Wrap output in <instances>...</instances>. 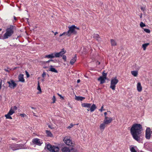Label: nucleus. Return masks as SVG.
Instances as JSON below:
<instances>
[{
  "label": "nucleus",
  "mask_w": 152,
  "mask_h": 152,
  "mask_svg": "<svg viewBox=\"0 0 152 152\" xmlns=\"http://www.w3.org/2000/svg\"><path fill=\"white\" fill-rule=\"evenodd\" d=\"M142 130V125L140 124H133L130 129V132L133 138L138 142L141 140Z\"/></svg>",
  "instance_id": "obj_1"
},
{
  "label": "nucleus",
  "mask_w": 152,
  "mask_h": 152,
  "mask_svg": "<svg viewBox=\"0 0 152 152\" xmlns=\"http://www.w3.org/2000/svg\"><path fill=\"white\" fill-rule=\"evenodd\" d=\"M68 31L66 32H64L62 34L60 35V37L65 35L68 37H70L72 35H76L77 33V31L79 30V28L73 25L68 26Z\"/></svg>",
  "instance_id": "obj_2"
},
{
  "label": "nucleus",
  "mask_w": 152,
  "mask_h": 152,
  "mask_svg": "<svg viewBox=\"0 0 152 152\" xmlns=\"http://www.w3.org/2000/svg\"><path fill=\"white\" fill-rule=\"evenodd\" d=\"M14 27L13 26H10L6 30V32L4 35L3 39H7L10 37L13 34Z\"/></svg>",
  "instance_id": "obj_3"
},
{
  "label": "nucleus",
  "mask_w": 152,
  "mask_h": 152,
  "mask_svg": "<svg viewBox=\"0 0 152 152\" xmlns=\"http://www.w3.org/2000/svg\"><path fill=\"white\" fill-rule=\"evenodd\" d=\"M118 80L115 77L112 78L111 80L110 85V88L113 90H115L116 87V85L118 83Z\"/></svg>",
  "instance_id": "obj_4"
},
{
  "label": "nucleus",
  "mask_w": 152,
  "mask_h": 152,
  "mask_svg": "<svg viewBox=\"0 0 152 152\" xmlns=\"http://www.w3.org/2000/svg\"><path fill=\"white\" fill-rule=\"evenodd\" d=\"M63 141L67 145L73 146L74 145V142L70 139V137L69 136L64 137Z\"/></svg>",
  "instance_id": "obj_5"
},
{
  "label": "nucleus",
  "mask_w": 152,
  "mask_h": 152,
  "mask_svg": "<svg viewBox=\"0 0 152 152\" xmlns=\"http://www.w3.org/2000/svg\"><path fill=\"white\" fill-rule=\"evenodd\" d=\"M47 148L51 152H58L59 148L58 147L52 146L50 144H48L46 146Z\"/></svg>",
  "instance_id": "obj_6"
},
{
  "label": "nucleus",
  "mask_w": 152,
  "mask_h": 152,
  "mask_svg": "<svg viewBox=\"0 0 152 152\" xmlns=\"http://www.w3.org/2000/svg\"><path fill=\"white\" fill-rule=\"evenodd\" d=\"M107 73L103 72L102 74L103 77L101 76L98 78V80L100 81V84H103L105 82V80L107 79Z\"/></svg>",
  "instance_id": "obj_7"
},
{
  "label": "nucleus",
  "mask_w": 152,
  "mask_h": 152,
  "mask_svg": "<svg viewBox=\"0 0 152 152\" xmlns=\"http://www.w3.org/2000/svg\"><path fill=\"white\" fill-rule=\"evenodd\" d=\"M151 134H152V130L149 127L147 128L145 131L146 138L147 139H149Z\"/></svg>",
  "instance_id": "obj_8"
},
{
  "label": "nucleus",
  "mask_w": 152,
  "mask_h": 152,
  "mask_svg": "<svg viewBox=\"0 0 152 152\" xmlns=\"http://www.w3.org/2000/svg\"><path fill=\"white\" fill-rule=\"evenodd\" d=\"M62 152H76V149L73 148H72L70 149L68 148L67 147H64L61 149Z\"/></svg>",
  "instance_id": "obj_9"
},
{
  "label": "nucleus",
  "mask_w": 152,
  "mask_h": 152,
  "mask_svg": "<svg viewBox=\"0 0 152 152\" xmlns=\"http://www.w3.org/2000/svg\"><path fill=\"white\" fill-rule=\"evenodd\" d=\"M7 83L9 84V87L12 88L14 89L17 86V84L13 80L8 81L7 82Z\"/></svg>",
  "instance_id": "obj_10"
},
{
  "label": "nucleus",
  "mask_w": 152,
  "mask_h": 152,
  "mask_svg": "<svg viewBox=\"0 0 152 152\" xmlns=\"http://www.w3.org/2000/svg\"><path fill=\"white\" fill-rule=\"evenodd\" d=\"M66 52V51H64V49H63L59 53H55V57H59L61 56H62Z\"/></svg>",
  "instance_id": "obj_11"
},
{
  "label": "nucleus",
  "mask_w": 152,
  "mask_h": 152,
  "mask_svg": "<svg viewBox=\"0 0 152 152\" xmlns=\"http://www.w3.org/2000/svg\"><path fill=\"white\" fill-rule=\"evenodd\" d=\"M32 142L33 143L39 145H40L42 143V141L38 138L34 139L32 140Z\"/></svg>",
  "instance_id": "obj_12"
},
{
  "label": "nucleus",
  "mask_w": 152,
  "mask_h": 152,
  "mask_svg": "<svg viewBox=\"0 0 152 152\" xmlns=\"http://www.w3.org/2000/svg\"><path fill=\"white\" fill-rule=\"evenodd\" d=\"M113 119L112 118L108 117V118H104L103 122L106 124H108L111 123Z\"/></svg>",
  "instance_id": "obj_13"
},
{
  "label": "nucleus",
  "mask_w": 152,
  "mask_h": 152,
  "mask_svg": "<svg viewBox=\"0 0 152 152\" xmlns=\"http://www.w3.org/2000/svg\"><path fill=\"white\" fill-rule=\"evenodd\" d=\"M19 81L22 83L25 82V80L23 78V75L20 74L18 77Z\"/></svg>",
  "instance_id": "obj_14"
},
{
  "label": "nucleus",
  "mask_w": 152,
  "mask_h": 152,
  "mask_svg": "<svg viewBox=\"0 0 152 152\" xmlns=\"http://www.w3.org/2000/svg\"><path fill=\"white\" fill-rule=\"evenodd\" d=\"M49 71H51L52 72H55L56 73H58V71L56 70L55 68L53 67V66L52 65L50 66V68L48 70Z\"/></svg>",
  "instance_id": "obj_15"
},
{
  "label": "nucleus",
  "mask_w": 152,
  "mask_h": 152,
  "mask_svg": "<svg viewBox=\"0 0 152 152\" xmlns=\"http://www.w3.org/2000/svg\"><path fill=\"white\" fill-rule=\"evenodd\" d=\"M137 89L138 91L141 92L142 90V87L140 83L139 82L137 85Z\"/></svg>",
  "instance_id": "obj_16"
},
{
  "label": "nucleus",
  "mask_w": 152,
  "mask_h": 152,
  "mask_svg": "<svg viewBox=\"0 0 152 152\" xmlns=\"http://www.w3.org/2000/svg\"><path fill=\"white\" fill-rule=\"evenodd\" d=\"M81 105L83 107L89 108L91 105V104L90 103H84L82 104Z\"/></svg>",
  "instance_id": "obj_17"
},
{
  "label": "nucleus",
  "mask_w": 152,
  "mask_h": 152,
  "mask_svg": "<svg viewBox=\"0 0 152 152\" xmlns=\"http://www.w3.org/2000/svg\"><path fill=\"white\" fill-rule=\"evenodd\" d=\"M85 99V98L82 96H75V99L77 101H82Z\"/></svg>",
  "instance_id": "obj_18"
},
{
  "label": "nucleus",
  "mask_w": 152,
  "mask_h": 152,
  "mask_svg": "<svg viewBox=\"0 0 152 152\" xmlns=\"http://www.w3.org/2000/svg\"><path fill=\"white\" fill-rule=\"evenodd\" d=\"M55 57V54L53 53L50 54L45 56V57L50 58H52Z\"/></svg>",
  "instance_id": "obj_19"
},
{
  "label": "nucleus",
  "mask_w": 152,
  "mask_h": 152,
  "mask_svg": "<svg viewBox=\"0 0 152 152\" xmlns=\"http://www.w3.org/2000/svg\"><path fill=\"white\" fill-rule=\"evenodd\" d=\"M76 60V55H75V56L71 60L70 63L71 64L73 65Z\"/></svg>",
  "instance_id": "obj_20"
},
{
  "label": "nucleus",
  "mask_w": 152,
  "mask_h": 152,
  "mask_svg": "<svg viewBox=\"0 0 152 152\" xmlns=\"http://www.w3.org/2000/svg\"><path fill=\"white\" fill-rule=\"evenodd\" d=\"M90 108V110L91 112H92L96 109V107L94 104H93L91 106Z\"/></svg>",
  "instance_id": "obj_21"
},
{
  "label": "nucleus",
  "mask_w": 152,
  "mask_h": 152,
  "mask_svg": "<svg viewBox=\"0 0 152 152\" xmlns=\"http://www.w3.org/2000/svg\"><path fill=\"white\" fill-rule=\"evenodd\" d=\"M110 42L112 46H115L117 45V43L114 39H110Z\"/></svg>",
  "instance_id": "obj_22"
},
{
  "label": "nucleus",
  "mask_w": 152,
  "mask_h": 152,
  "mask_svg": "<svg viewBox=\"0 0 152 152\" xmlns=\"http://www.w3.org/2000/svg\"><path fill=\"white\" fill-rule=\"evenodd\" d=\"M132 74L134 77H137L138 75V71H132L131 72Z\"/></svg>",
  "instance_id": "obj_23"
},
{
  "label": "nucleus",
  "mask_w": 152,
  "mask_h": 152,
  "mask_svg": "<svg viewBox=\"0 0 152 152\" xmlns=\"http://www.w3.org/2000/svg\"><path fill=\"white\" fill-rule=\"evenodd\" d=\"M106 124L104 123L103 122V123L101 124L100 126V129L101 130H103L105 127V125Z\"/></svg>",
  "instance_id": "obj_24"
},
{
  "label": "nucleus",
  "mask_w": 152,
  "mask_h": 152,
  "mask_svg": "<svg viewBox=\"0 0 152 152\" xmlns=\"http://www.w3.org/2000/svg\"><path fill=\"white\" fill-rule=\"evenodd\" d=\"M150 44L149 43H145L142 45V48H143V49L144 50H145L146 49V47L149 45Z\"/></svg>",
  "instance_id": "obj_25"
},
{
  "label": "nucleus",
  "mask_w": 152,
  "mask_h": 152,
  "mask_svg": "<svg viewBox=\"0 0 152 152\" xmlns=\"http://www.w3.org/2000/svg\"><path fill=\"white\" fill-rule=\"evenodd\" d=\"M46 133L47 134V135L48 136L51 137L52 136V134L51 133V132L49 131L46 130L45 131Z\"/></svg>",
  "instance_id": "obj_26"
},
{
  "label": "nucleus",
  "mask_w": 152,
  "mask_h": 152,
  "mask_svg": "<svg viewBox=\"0 0 152 152\" xmlns=\"http://www.w3.org/2000/svg\"><path fill=\"white\" fill-rule=\"evenodd\" d=\"M15 146H16V149H21L23 147V145H15Z\"/></svg>",
  "instance_id": "obj_27"
},
{
  "label": "nucleus",
  "mask_w": 152,
  "mask_h": 152,
  "mask_svg": "<svg viewBox=\"0 0 152 152\" xmlns=\"http://www.w3.org/2000/svg\"><path fill=\"white\" fill-rule=\"evenodd\" d=\"M10 148L12 149L14 151L17 150L16 146H15V145H10Z\"/></svg>",
  "instance_id": "obj_28"
},
{
  "label": "nucleus",
  "mask_w": 152,
  "mask_h": 152,
  "mask_svg": "<svg viewBox=\"0 0 152 152\" xmlns=\"http://www.w3.org/2000/svg\"><path fill=\"white\" fill-rule=\"evenodd\" d=\"M15 113L14 111L12 110V107L11 108V109L10 110L8 113L10 115H11Z\"/></svg>",
  "instance_id": "obj_29"
},
{
  "label": "nucleus",
  "mask_w": 152,
  "mask_h": 152,
  "mask_svg": "<svg viewBox=\"0 0 152 152\" xmlns=\"http://www.w3.org/2000/svg\"><path fill=\"white\" fill-rule=\"evenodd\" d=\"M11 115L9 114L8 113L7 114L5 115V116L7 119H12V117L10 116Z\"/></svg>",
  "instance_id": "obj_30"
},
{
  "label": "nucleus",
  "mask_w": 152,
  "mask_h": 152,
  "mask_svg": "<svg viewBox=\"0 0 152 152\" xmlns=\"http://www.w3.org/2000/svg\"><path fill=\"white\" fill-rule=\"evenodd\" d=\"M37 89L40 91V92H42L40 86L39 85V81H38V86L37 88Z\"/></svg>",
  "instance_id": "obj_31"
},
{
  "label": "nucleus",
  "mask_w": 152,
  "mask_h": 152,
  "mask_svg": "<svg viewBox=\"0 0 152 152\" xmlns=\"http://www.w3.org/2000/svg\"><path fill=\"white\" fill-rule=\"evenodd\" d=\"M130 148L131 152H137L134 147H130Z\"/></svg>",
  "instance_id": "obj_32"
},
{
  "label": "nucleus",
  "mask_w": 152,
  "mask_h": 152,
  "mask_svg": "<svg viewBox=\"0 0 152 152\" xmlns=\"http://www.w3.org/2000/svg\"><path fill=\"white\" fill-rule=\"evenodd\" d=\"M143 30H144V31H145L147 33H150V32H151L150 30L148 29L144 28Z\"/></svg>",
  "instance_id": "obj_33"
},
{
  "label": "nucleus",
  "mask_w": 152,
  "mask_h": 152,
  "mask_svg": "<svg viewBox=\"0 0 152 152\" xmlns=\"http://www.w3.org/2000/svg\"><path fill=\"white\" fill-rule=\"evenodd\" d=\"M140 26L141 27H143L145 26V24L144 23L142 22H141L140 24Z\"/></svg>",
  "instance_id": "obj_34"
},
{
  "label": "nucleus",
  "mask_w": 152,
  "mask_h": 152,
  "mask_svg": "<svg viewBox=\"0 0 152 152\" xmlns=\"http://www.w3.org/2000/svg\"><path fill=\"white\" fill-rule=\"evenodd\" d=\"M75 125V124H71L70 125L67 127V128L69 129H71Z\"/></svg>",
  "instance_id": "obj_35"
},
{
  "label": "nucleus",
  "mask_w": 152,
  "mask_h": 152,
  "mask_svg": "<svg viewBox=\"0 0 152 152\" xmlns=\"http://www.w3.org/2000/svg\"><path fill=\"white\" fill-rule=\"evenodd\" d=\"M52 100H53V103H55L56 101V98L55 96H53V98H52Z\"/></svg>",
  "instance_id": "obj_36"
},
{
  "label": "nucleus",
  "mask_w": 152,
  "mask_h": 152,
  "mask_svg": "<svg viewBox=\"0 0 152 152\" xmlns=\"http://www.w3.org/2000/svg\"><path fill=\"white\" fill-rule=\"evenodd\" d=\"M26 75V76L27 77H29V75L28 72H27L26 71H25Z\"/></svg>",
  "instance_id": "obj_37"
},
{
  "label": "nucleus",
  "mask_w": 152,
  "mask_h": 152,
  "mask_svg": "<svg viewBox=\"0 0 152 152\" xmlns=\"http://www.w3.org/2000/svg\"><path fill=\"white\" fill-rule=\"evenodd\" d=\"M104 115L105 116V118H108V117L107 116V112H104Z\"/></svg>",
  "instance_id": "obj_38"
},
{
  "label": "nucleus",
  "mask_w": 152,
  "mask_h": 152,
  "mask_svg": "<svg viewBox=\"0 0 152 152\" xmlns=\"http://www.w3.org/2000/svg\"><path fill=\"white\" fill-rule=\"evenodd\" d=\"M94 37L95 38H99V36L98 34H95L94 35Z\"/></svg>",
  "instance_id": "obj_39"
},
{
  "label": "nucleus",
  "mask_w": 152,
  "mask_h": 152,
  "mask_svg": "<svg viewBox=\"0 0 152 152\" xmlns=\"http://www.w3.org/2000/svg\"><path fill=\"white\" fill-rule=\"evenodd\" d=\"M17 107L16 106H14L13 107V109H12V110H13L14 111L17 110Z\"/></svg>",
  "instance_id": "obj_40"
},
{
  "label": "nucleus",
  "mask_w": 152,
  "mask_h": 152,
  "mask_svg": "<svg viewBox=\"0 0 152 152\" xmlns=\"http://www.w3.org/2000/svg\"><path fill=\"white\" fill-rule=\"evenodd\" d=\"M4 36L2 37L1 34H0V39H2L3 40L5 39H3Z\"/></svg>",
  "instance_id": "obj_41"
},
{
  "label": "nucleus",
  "mask_w": 152,
  "mask_h": 152,
  "mask_svg": "<svg viewBox=\"0 0 152 152\" xmlns=\"http://www.w3.org/2000/svg\"><path fill=\"white\" fill-rule=\"evenodd\" d=\"M48 127L49 128H50V129H53L54 128L52 126H50V125H48Z\"/></svg>",
  "instance_id": "obj_42"
},
{
  "label": "nucleus",
  "mask_w": 152,
  "mask_h": 152,
  "mask_svg": "<svg viewBox=\"0 0 152 152\" xmlns=\"http://www.w3.org/2000/svg\"><path fill=\"white\" fill-rule=\"evenodd\" d=\"M63 59L65 60V61H66V57L64 55L63 56L62 58Z\"/></svg>",
  "instance_id": "obj_43"
},
{
  "label": "nucleus",
  "mask_w": 152,
  "mask_h": 152,
  "mask_svg": "<svg viewBox=\"0 0 152 152\" xmlns=\"http://www.w3.org/2000/svg\"><path fill=\"white\" fill-rule=\"evenodd\" d=\"M57 94L58 95V96L60 97V98L62 99H64L63 97H62L61 95L59 94Z\"/></svg>",
  "instance_id": "obj_44"
},
{
  "label": "nucleus",
  "mask_w": 152,
  "mask_h": 152,
  "mask_svg": "<svg viewBox=\"0 0 152 152\" xmlns=\"http://www.w3.org/2000/svg\"><path fill=\"white\" fill-rule=\"evenodd\" d=\"M46 73L45 72H44L42 75V77H44Z\"/></svg>",
  "instance_id": "obj_45"
},
{
  "label": "nucleus",
  "mask_w": 152,
  "mask_h": 152,
  "mask_svg": "<svg viewBox=\"0 0 152 152\" xmlns=\"http://www.w3.org/2000/svg\"><path fill=\"white\" fill-rule=\"evenodd\" d=\"M2 80L1 79H0V90L1 88V83H2Z\"/></svg>",
  "instance_id": "obj_46"
},
{
  "label": "nucleus",
  "mask_w": 152,
  "mask_h": 152,
  "mask_svg": "<svg viewBox=\"0 0 152 152\" xmlns=\"http://www.w3.org/2000/svg\"><path fill=\"white\" fill-rule=\"evenodd\" d=\"M103 105L101 107V108L99 110L101 112H102L103 110Z\"/></svg>",
  "instance_id": "obj_47"
},
{
  "label": "nucleus",
  "mask_w": 152,
  "mask_h": 152,
  "mask_svg": "<svg viewBox=\"0 0 152 152\" xmlns=\"http://www.w3.org/2000/svg\"><path fill=\"white\" fill-rule=\"evenodd\" d=\"M20 115L21 116H22L23 117H24L25 116V115H25L24 114H21Z\"/></svg>",
  "instance_id": "obj_48"
},
{
  "label": "nucleus",
  "mask_w": 152,
  "mask_h": 152,
  "mask_svg": "<svg viewBox=\"0 0 152 152\" xmlns=\"http://www.w3.org/2000/svg\"><path fill=\"white\" fill-rule=\"evenodd\" d=\"M8 68L7 69H4V70L5 71H6L7 72H9V70H8Z\"/></svg>",
  "instance_id": "obj_49"
},
{
  "label": "nucleus",
  "mask_w": 152,
  "mask_h": 152,
  "mask_svg": "<svg viewBox=\"0 0 152 152\" xmlns=\"http://www.w3.org/2000/svg\"><path fill=\"white\" fill-rule=\"evenodd\" d=\"M141 10H142L143 11H144V8L142 7H141Z\"/></svg>",
  "instance_id": "obj_50"
},
{
  "label": "nucleus",
  "mask_w": 152,
  "mask_h": 152,
  "mask_svg": "<svg viewBox=\"0 0 152 152\" xmlns=\"http://www.w3.org/2000/svg\"><path fill=\"white\" fill-rule=\"evenodd\" d=\"M80 79H78L77 80V82L78 83H80Z\"/></svg>",
  "instance_id": "obj_51"
},
{
  "label": "nucleus",
  "mask_w": 152,
  "mask_h": 152,
  "mask_svg": "<svg viewBox=\"0 0 152 152\" xmlns=\"http://www.w3.org/2000/svg\"><path fill=\"white\" fill-rule=\"evenodd\" d=\"M142 17V14H141L140 15V18H141Z\"/></svg>",
  "instance_id": "obj_52"
},
{
  "label": "nucleus",
  "mask_w": 152,
  "mask_h": 152,
  "mask_svg": "<svg viewBox=\"0 0 152 152\" xmlns=\"http://www.w3.org/2000/svg\"><path fill=\"white\" fill-rule=\"evenodd\" d=\"M14 19L15 20H16V18L15 17V16H14Z\"/></svg>",
  "instance_id": "obj_53"
},
{
  "label": "nucleus",
  "mask_w": 152,
  "mask_h": 152,
  "mask_svg": "<svg viewBox=\"0 0 152 152\" xmlns=\"http://www.w3.org/2000/svg\"><path fill=\"white\" fill-rule=\"evenodd\" d=\"M58 34V32H55V33L54 34V35H56V34Z\"/></svg>",
  "instance_id": "obj_54"
},
{
  "label": "nucleus",
  "mask_w": 152,
  "mask_h": 152,
  "mask_svg": "<svg viewBox=\"0 0 152 152\" xmlns=\"http://www.w3.org/2000/svg\"><path fill=\"white\" fill-rule=\"evenodd\" d=\"M31 109H36L34 107H31Z\"/></svg>",
  "instance_id": "obj_55"
},
{
  "label": "nucleus",
  "mask_w": 152,
  "mask_h": 152,
  "mask_svg": "<svg viewBox=\"0 0 152 152\" xmlns=\"http://www.w3.org/2000/svg\"><path fill=\"white\" fill-rule=\"evenodd\" d=\"M50 61L49 60V61H47L46 62L47 63H48Z\"/></svg>",
  "instance_id": "obj_56"
},
{
  "label": "nucleus",
  "mask_w": 152,
  "mask_h": 152,
  "mask_svg": "<svg viewBox=\"0 0 152 152\" xmlns=\"http://www.w3.org/2000/svg\"><path fill=\"white\" fill-rule=\"evenodd\" d=\"M34 113V115L35 116H37L35 115V113L33 112Z\"/></svg>",
  "instance_id": "obj_57"
},
{
  "label": "nucleus",
  "mask_w": 152,
  "mask_h": 152,
  "mask_svg": "<svg viewBox=\"0 0 152 152\" xmlns=\"http://www.w3.org/2000/svg\"><path fill=\"white\" fill-rule=\"evenodd\" d=\"M97 63H98V64H100V63L98 61Z\"/></svg>",
  "instance_id": "obj_58"
},
{
  "label": "nucleus",
  "mask_w": 152,
  "mask_h": 152,
  "mask_svg": "<svg viewBox=\"0 0 152 152\" xmlns=\"http://www.w3.org/2000/svg\"><path fill=\"white\" fill-rule=\"evenodd\" d=\"M50 61H53V60L51 59V60H50Z\"/></svg>",
  "instance_id": "obj_59"
},
{
  "label": "nucleus",
  "mask_w": 152,
  "mask_h": 152,
  "mask_svg": "<svg viewBox=\"0 0 152 152\" xmlns=\"http://www.w3.org/2000/svg\"><path fill=\"white\" fill-rule=\"evenodd\" d=\"M2 30V29L0 28V31H1Z\"/></svg>",
  "instance_id": "obj_60"
},
{
  "label": "nucleus",
  "mask_w": 152,
  "mask_h": 152,
  "mask_svg": "<svg viewBox=\"0 0 152 152\" xmlns=\"http://www.w3.org/2000/svg\"><path fill=\"white\" fill-rule=\"evenodd\" d=\"M108 112H109V113H111L110 111H108Z\"/></svg>",
  "instance_id": "obj_61"
},
{
  "label": "nucleus",
  "mask_w": 152,
  "mask_h": 152,
  "mask_svg": "<svg viewBox=\"0 0 152 152\" xmlns=\"http://www.w3.org/2000/svg\"><path fill=\"white\" fill-rule=\"evenodd\" d=\"M87 111H89V109H87Z\"/></svg>",
  "instance_id": "obj_62"
}]
</instances>
